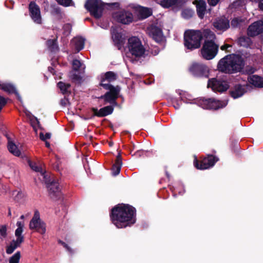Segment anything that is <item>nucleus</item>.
Listing matches in <instances>:
<instances>
[{
  "mask_svg": "<svg viewBox=\"0 0 263 263\" xmlns=\"http://www.w3.org/2000/svg\"><path fill=\"white\" fill-rule=\"evenodd\" d=\"M136 209L124 203L115 205L110 213L112 223L118 229L125 228L134 224L136 221Z\"/></svg>",
  "mask_w": 263,
  "mask_h": 263,
  "instance_id": "1",
  "label": "nucleus"
},
{
  "mask_svg": "<svg viewBox=\"0 0 263 263\" xmlns=\"http://www.w3.org/2000/svg\"><path fill=\"white\" fill-rule=\"evenodd\" d=\"M245 64V61L241 55L230 54L221 59L217 64V67L220 72L233 74L241 71Z\"/></svg>",
  "mask_w": 263,
  "mask_h": 263,
  "instance_id": "2",
  "label": "nucleus"
},
{
  "mask_svg": "<svg viewBox=\"0 0 263 263\" xmlns=\"http://www.w3.org/2000/svg\"><path fill=\"white\" fill-rule=\"evenodd\" d=\"M183 39L184 47L193 51L200 47L203 34L199 30H187L184 33Z\"/></svg>",
  "mask_w": 263,
  "mask_h": 263,
  "instance_id": "3",
  "label": "nucleus"
},
{
  "mask_svg": "<svg viewBox=\"0 0 263 263\" xmlns=\"http://www.w3.org/2000/svg\"><path fill=\"white\" fill-rule=\"evenodd\" d=\"M43 181L48 189L49 195L53 200H59L62 197V193L59 187V183L55 180L53 176H48L44 173Z\"/></svg>",
  "mask_w": 263,
  "mask_h": 263,
  "instance_id": "4",
  "label": "nucleus"
},
{
  "mask_svg": "<svg viewBox=\"0 0 263 263\" xmlns=\"http://www.w3.org/2000/svg\"><path fill=\"white\" fill-rule=\"evenodd\" d=\"M127 48L129 53L136 58L143 57L145 51L141 41L136 36H132L128 39Z\"/></svg>",
  "mask_w": 263,
  "mask_h": 263,
  "instance_id": "5",
  "label": "nucleus"
},
{
  "mask_svg": "<svg viewBox=\"0 0 263 263\" xmlns=\"http://www.w3.org/2000/svg\"><path fill=\"white\" fill-rule=\"evenodd\" d=\"M219 49V45L214 41L205 40L200 50L202 58L206 60L214 59L217 55Z\"/></svg>",
  "mask_w": 263,
  "mask_h": 263,
  "instance_id": "6",
  "label": "nucleus"
},
{
  "mask_svg": "<svg viewBox=\"0 0 263 263\" xmlns=\"http://www.w3.org/2000/svg\"><path fill=\"white\" fill-rule=\"evenodd\" d=\"M219 161V158L214 155L208 154L206 157H200L198 160L196 157L194 160V166L198 170H206L213 167Z\"/></svg>",
  "mask_w": 263,
  "mask_h": 263,
  "instance_id": "7",
  "label": "nucleus"
},
{
  "mask_svg": "<svg viewBox=\"0 0 263 263\" xmlns=\"http://www.w3.org/2000/svg\"><path fill=\"white\" fill-rule=\"evenodd\" d=\"M197 104L203 109L217 110L224 107L227 103L214 98H201L197 100Z\"/></svg>",
  "mask_w": 263,
  "mask_h": 263,
  "instance_id": "8",
  "label": "nucleus"
},
{
  "mask_svg": "<svg viewBox=\"0 0 263 263\" xmlns=\"http://www.w3.org/2000/svg\"><path fill=\"white\" fill-rule=\"evenodd\" d=\"M190 73L196 78H208L210 69L208 66L201 63L194 62L189 68Z\"/></svg>",
  "mask_w": 263,
  "mask_h": 263,
  "instance_id": "9",
  "label": "nucleus"
},
{
  "mask_svg": "<svg viewBox=\"0 0 263 263\" xmlns=\"http://www.w3.org/2000/svg\"><path fill=\"white\" fill-rule=\"evenodd\" d=\"M85 7L95 18H100L102 15L104 5L99 0H87Z\"/></svg>",
  "mask_w": 263,
  "mask_h": 263,
  "instance_id": "10",
  "label": "nucleus"
},
{
  "mask_svg": "<svg viewBox=\"0 0 263 263\" xmlns=\"http://www.w3.org/2000/svg\"><path fill=\"white\" fill-rule=\"evenodd\" d=\"M29 226L30 230H35L41 234H44L46 233V223L41 219L40 213L38 211L34 212Z\"/></svg>",
  "mask_w": 263,
  "mask_h": 263,
  "instance_id": "11",
  "label": "nucleus"
},
{
  "mask_svg": "<svg viewBox=\"0 0 263 263\" xmlns=\"http://www.w3.org/2000/svg\"><path fill=\"white\" fill-rule=\"evenodd\" d=\"M208 87H210L215 92H222L229 88V83L221 79L214 78L210 79L208 82Z\"/></svg>",
  "mask_w": 263,
  "mask_h": 263,
  "instance_id": "12",
  "label": "nucleus"
},
{
  "mask_svg": "<svg viewBox=\"0 0 263 263\" xmlns=\"http://www.w3.org/2000/svg\"><path fill=\"white\" fill-rule=\"evenodd\" d=\"M29 15L33 21L38 24H42L40 8L34 2H31L28 6Z\"/></svg>",
  "mask_w": 263,
  "mask_h": 263,
  "instance_id": "13",
  "label": "nucleus"
},
{
  "mask_svg": "<svg viewBox=\"0 0 263 263\" xmlns=\"http://www.w3.org/2000/svg\"><path fill=\"white\" fill-rule=\"evenodd\" d=\"M113 17L118 22L123 24H128L133 20V14L129 11H119L114 13Z\"/></svg>",
  "mask_w": 263,
  "mask_h": 263,
  "instance_id": "14",
  "label": "nucleus"
},
{
  "mask_svg": "<svg viewBox=\"0 0 263 263\" xmlns=\"http://www.w3.org/2000/svg\"><path fill=\"white\" fill-rule=\"evenodd\" d=\"M213 25L216 30L224 32L230 28V21L226 16H222L217 18Z\"/></svg>",
  "mask_w": 263,
  "mask_h": 263,
  "instance_id": "15",
  "label": "nucleus"
},
{
  "mask_svg": "<svg viewBox=\"0 0 263 263\" xmlns=\"http://www.w3.org/2000/svg\"><path fill=\"white\" fill-rule=\"evenodd\" d=\"M114 108L112 105H108L100 108L99 110L97 108L92 107L91 110L93 112V115L90 119L95 116L98 117H104L111 115L114 111Z\"/></svg>",
  "mask_w": 263,
  "mask_h": 263,
  "instance_id": "16",
  "label": "nucleus"
},
{
  "mask_svg": "<svg viewBox=\"0 0 263 263\" xmlns=\"http://www.w3.org/2000/svg\"><path fill=\"white\" fill-rule=\"evenodd\" d=\"M111 33L115 45L119 50H121L125 42V36L121 32H119L116 29H114Z\"/></svg>",
  "mask_w": 263,
  "mask_h": 263,
  "instance_id": "17",
  "label": "nucleus"
},
{
  "mask_svg": "<svg viewBox=\"0 0 263 263\" xmlns=\"http://www.w3.org/2000/svg\"><path fill=\"white\" fill-rule=\"evenodd\" d=\"M262 30V24L258 21L255 22L249 26L247 29V35L250 37H254L261 34Z\"/></svg>",
  "mask_w": 263,
  "mask_h": 263,
  "instance_id": "18",
  "label": "nucleus"
},
{
  "mask_svg": "<svg viewBox=\"0 0 263 263\" xmlns=\"http://www.w3.org/2000/svg\"><path fill=\"white\" fill-rule=\"evenodd\" d=\"M196 4L197 14L200 18H203L204 16L206 10V4L204 0H196L194 2Z\"/></svg>",
  "mask_w": 263,
  "mask_h": 263,
  "instance_id": "19",
  "label": "nucleus"
},
{
  "mask_svg": "<svg viewBox=\"0 0 263 263\" xmlns=\"http://www.w3.org/2000/svg\"><path fill=\"white\" fill-rule=\"evenodd\" d=\"M246 92L245 87L241 84H236L229 91L230 96L234 99L238 98Z\"/></svg>",
  "mask_w": 263,
  "mask_h": 263,
  "instance_id": "20",
  "label": "nucleus"
},
{
  "mask_svg": "<svg viewBox=\"0 0 263 263\" xmlns=\"http://www.w3.org/2000/svg\"><path fill=\"white\" fill-rule=\"evenodd\" d=\"M0 89L9 94L14 93L17 97L18 100L21 99V96L17 91L15 87L11 83H2L0 84Z\"/></svg>",
  "mask_w": 263,
  "mask_h": 263,
  "instance_id": "21",
  "label": "nucleus"
},
{
  "mask_svg": "<svg viewBox=\"0 0 263 263\" xmlns=\"http://www.w3.org/2000/svg\"><path fill=\"white\" fill-rule=\"evenodd\" d=\"M149 35L157 42L162 41L163 32L162 30L157 26H152L149 30Z\"/></svg>",
  "mask_w": 263,
  "mask_h": 263,
  "instance_id": "22",
  "label": "nucleus"
},
{
  "mask_svg": "<svg viewBox=\"0 0 263 263\" xmlns=\"http://www.w3.org/2000/svg\"><path fill=\"white\" fill-rule=\"evenodd\" d=\"M100 86H102L104 89L108 90V92L114 95L115 97H119L121 87L119 85L114 86L109 83H100Z\"/></svg>",
  "mask_w": 263,
  "mask_h": 263,
  "instance_id": "23",
  "label": "nucleus"
},
{
  "mask_svg": "<svg viewBox=\"0 0 263 263\" xmlns=\"http://www.w3.org/2000/svg\"><path fill=\"white\" fill-rule=\"evenodd\" d=\"M138 16L140 20H144L153 14L152 8L140 6L138 10Z\"/></svg>",
  "mask_w": 263,
  "mask_h": 263,
  "instance_id": "24",
  "label": "nucleus"
},
{
  "mask_svg": "<svg viewBox=\"0 0 263 263\" xmlns=\"http://www.w3.org/2000/svg\"><path fill=\"white\" fill-rule=\"evenodd\" d=\"M6 137L8 140L7 147L9 152L15 156H20L21 153L16 145L11 140V138L7 134L6 135Z\"/></svg>",
  "mask_w": 263,
  "mask_h": 263,
  "instance_id": "25",
  "label": "nucleus"
},
{
  "mask_svg": "<svg viewBox=\"0 0 263 263\" xmlns=\"http://www.w3.org/2000/svg\"><path fill=\"white\" fill-rule=\"evenodd\" d=\"M118 98L117 97H115L114 95L110 93L108 91L106 92L104 95H102L100 97H98L99 99H103L104 101V104L110 103L112 105V106L117 105L118 103L117 102V99Z\"/></svg>",
  "mask_w": 263,
  "mask_h": 263,
  "instance_id": "26",
  "label": "nucleus"
},
{
  "mask_svg": "<svg viewBox=\"0 0 263 263\" xmlns=\"http://www.w3.org/2000/svg\"><path fill=\"white\" fill-rule=\"evenodd\" d=\"M122 164V157L121 154L119 153L117 156L115 162L111 167L112 174L113 176H117L120 173Z\"/></svg>",
  "mask_w": 263,
  "mask_h": 263,
  "instance_id": "27",
  "label": "nucleus"
},
{
  "mask_svg": "<svg viewBox=\"0 0 263 263\" xmlns=\"http://www.w3.org/2000/svg\"><path fill=\"white\" fill-rule=\"evenodd\" d=\"M248 82L256 87L263 88V78L257 75L250 76Z\"/></svg>",
  "mask_w": 263,
  "mask_h": 263,
  "instance_id": "28",
  "label": "nucleus"
},
{
  "mask_svg": "<svg viewBox=\"0 0 263 263\" xmlns=\"http://www.w3.org/2000/svg\"><path fill=\"white\" fill-rule=\"evenodd\" d=\"M57 87L60 89L61 93L65 96H69L71 93V85L69 83L60 81L57 83Z\"/></svg>",
  "mask_w": 263,
  "mask_h": 263,
  "instance_id": "29",
  "label": "nucleus"
},
{
  "mask_svg": "<svg viewBox=\"0 0 263 263\" xmlns=\"http://www.w3.org/2000/svg\"><path fill=\"white\" fill-rule=\"evenodd\" d=\"M250 37L248 35L240 36L237 39V43L238 45L245 48H250L252 45L253 42Z\"/></svg>",
  "mask_w": 263,
  "mask_h": 263,
  "instance_id": "30",
  "label": "nucleus"
},
{
  "mask_svg": "<svg viewBox=\"0 0 263 263\" xmlns=\"http://www.w3.org/2000/svg\"><path fill=\"white\" fill-rule=\"evenodd\" d=\"M118 78V76L114 72L109 71H107L104 74L103 76H101L100 83H104L105 81L110 83L115 81Z\"/></svg>",
  "mask_w": 263,
  "mask_h": 263,
  "instance_id": "31",
  "label": "nucleus"
},
{
  "mask_svg": "<svg viewBox=\"0 0 263 263\" xmlns=\"http://www.w3.org/2000/svg\"><path fill=\"white\" fill-rule=\"evenodd\" d=\"M57 38L58 37H57L54 39H49L46 42V44L48 47V49L51 52H55L59 50Z\"/></svg>",
  "mask_w": 263,
  "mask_h": 263,
  "instance_id": "32",
  "label": "nucleus"
},
{
  "mask_svg": "<svg viewBox=\"0 0 263 263\" xmlns=\"http://www.w3.org/2000/svg\"><path fill=\"white\" fill-rule=\"evenodd\" d=\"M73 42H74L76 50L79 52L84 48L85 40L83 37L75 38Z\"/></svg>",
  "mask_w": 263,
  "mask_h": 263,
  "instance_id": "33",
  "label": "nucleus"
},
{
  "mask_svg": "<svg viewBox=\"0 0 263 263\" xmlns=\"http://www.w3.org/2000/svg\"><path fill=\"white\" fill-rule=\"evenodd\" d=\"M16 226L17 228L15 231V236L16 238L24 237V236L22 235L24 227V222L18 221L16 222Z\"/></svg>",
  "mask_w": 263,
  "mask_h": 263,
  "instance_id": "34",
  "label": "nucleus"
},
{
  "mask_svg": "<svg viewBox=\"0 0 263 263\" xmlns=\"http://www.w3.org/2000/svg\"><path fill=\"white\" fill-rule=\"evenodd\" d=\"M178 0H162L160 2V5L165 8H168L173 6L176 5Z\"/></svg>",
  "mask_w": 263,
  "mask_h": 263,
  "instance_id": "35",
  "label": "nucleus"
},
{
  "mask_svg": "<svg viewBox=\"0 0 263 263\" xmlns=\"http://www.w3.org/2000/svg\"><path fill=\"white\" fill-rule=\"evenodd\" d=\"M72 72L70 76V78L72 81L76 84H81L83 82L82 77L79 74L76 72Z\"/></svg>",
  "mask_w": 263,
  "mask_h": 263,
  "instance_id": "36",
  "label": "nucleus"
},
{
  "mask_svg": "<svg viewBox=\"0 0 263 263\" xmlns=\"http://www.w3.org/2000/svg\"><path fill=\"white\" fill-rule=\"evenodd\" d=\"M21 258V253L20 251L16 252L9 258V263H19Z\"/></svg>",
  "mask_w": 263,
  "mask_h": 263,
  "instance_id": "37",
  "label": "nucleus"
},
{
  "mask_svg": "<svg viewBox=\"0 0 263 263\" xmlns=\"http://www.w3.org/2000/svg\"><path fill=\"white\" fill-rule=\"evenodd\" d=\"M182 16L185 19H189L193 16V12L189 9H184L182 12Z\"/></svg>",
  "mask_w": 263,
  "mask_h": 263,
  "instance_id": "38",
  "label": "nucleus"
},
{
  "mask_svg": "<svg viewBox=\"0 0 263 263\" xmlns=\"http://www.w3.org/2000/svg\"><path fill=\"white\" fill-rule=\"evenodd\" d=\"M82 66V63L80 60L74 59L72 61V70L74 71H78Z\"/></svg>",
  "mask_w": 263,
  "mask_h": 263,
  "instance_id": "39",
  "label": "nucleus"
},
{
  "mask_svg": "<svg viewBox=\"0 0 263 263\" xmlns=\"http://www.w3.org/2000/svg\"><path fill=\"white\" fill-rule=\"evenodd\" d=\"M51 13L53 15H56L59 18L61 17V8L58 6H54L51 11Z\"/></svg>",
  "mask_w": 263,
  "mask_h": 263,
  "instance_id": "40",
  "label": "nucleus"
},
{
  "mask_svg": "<svg viewBox=\"0 0 263 263\" xmlns=\"http://www.w3.org/2000/svg\"><path fill=\"white\" fill-rule=\"evenodd\" d=\"M7 228L6 225H3L0 228V235L2 238H6L7 236Z\"/></svg>",
  "mask_w": 263,
  "mask_h": 263,
  "instance_id": "41",
  "label": "nucleus"
},
{
  "mask_svg": "<svg viewBox=\"0 0 263 263\" xmlns=\"http://www.w3.org/2000/svg\"><path fill=\"white\" fill-rule=\"evenodd\" d=\"M58 243L63 246V247L66 249V250L70 254L73 253V250L65 242L59 239L58 240Z\"/></svg>",
  "mask_w": 263,
  "mask_h": 263,
  "instance_id": "42",
  "label": "nucleus"
},
{
  "mask_svg": "<svg viewBox=\"0 0 263 263\" xmlns=\"http://www.w3.org/2000/svg\"><path fill=\"white\" fill-rule=\"evenodd\" d=\"M16 248H17L16 246L14 245L13 242L11 241L10 245L6 248V253L8 254H11L14 252L15 249H16Z\"/></svg>",
  "mask_w": 263,
  "mask_h": 263,
  "instance_id": "43",
  "label": "nucleus"
},
{
  "mask_svg": "<svg viewBox=\"0 0 263 263\" xmlns=\"http://www.w3.org/2000/svg\"><path fill=\"white\" fill-rule=\"evenodd\" d=\"M241 22H242L241 20L238 17H235L231 21V24L232 27L236 28L240 25Z\"/></svg>",
  "mask_w": 263,
  "mask_h": 263,
  "instance_id": "44",
  "label": "nucleus"
},
{
  "mask_svg": "<svg viewBox=\"0 0 263 263\" xmlns=\"http://www.w3.org/2000/svg\"><path fill=\"white\" fill-rule=\"evenodd\" d=\"M28 164L31 169L35 172H40L41 170V168L37 166L35 163L32 162L30 160L28 161Z\"/></svg>",
  "mask_w": 263,
  "mask_h": 263,
  "instance_id": "45",
  "label": "nucleus"
},
{
  "mask_svg": "<svg viewBox=\"0 0 263 263\" xmlns=\"http://www.w3.org/2000/svg\"><path fill=\"white\" fill-rule=\"evenodd\" d=\"M63 30L65 33H66L67 34H68L70 33L71 29H72V26L69 23L65 24L63 26Z\"/></svg>",
  "mask_w": 263,
  "mask_h": 263,
  "instance_id": "46",
  "label": "nucleus"
},
{
  "mask_svg": "<svg viewBox=\"0 0 263 263\" xmlns=\"http://www.w3.org/2000/svg\"><path fill=\"white\" fill-rule=\"evenodd\" d=\"M12 241L13 242L14 245L16 246V248H18L24 241V237L16 238V240H13Z\"/></svg>",
  "mask_w": 263,
  "mask_h": 263,
  "instance_id": "47",
  "label": "nucleus"
},
{
  "mask_svg": "<svg viewBox=\"0 0 263 263\" xmlns=\"http://www.w3.org/2000/svg\"><path fill=\"white\" fill-rule=\"evenodd\" d=\"M59 4L65 7L70 6L72 0H56Z\"/></svg>",
  "mask_w": 263,
  "mask_h": 263,
  "instance_id": "48",
  "label": "nucleus"
},
{
  "mask_svg": "<svg viewBox=\"0 0 263 263\" xmlns=\"http://www.w3.org/2000/svg\"><path fill=\"white\" fill-rule=\"evenodd\" d=\"M51 137V134L49 133H47L44 135L43 133H40V138L41 140L43 141H45L47 139H50Z\"/></svg>",
  "mask_w": 263,
  "mask_h": 263,
  "instance_id": "49",
  "label": "nucleus"
},
{
  "mask_svg": "<svg viewBox=\"0 0 263 263\" xmlns=\"http://www.w3.org/2000/svg\"><path fill=\"white\" fill-rule=\"evenodd\" d=\"M145 152L142 149L138 150L134 153V154H132V156H135L136 158H139L142 156Z\"/></svg>",
  "mask_w": 263,
  "mask_h": 263,
  "instance_id": "50",
  "label": "nucleus"
},
{
  "mask_svg": "<svg viewBox=\"0 0 263 263\" xmlns=\"http://www.w3.org/2000/svg\"><path fill=\"white\" fill-rule=\"evenodd\" d=\"M232 45L228 44H224L220 47V49L222 50H226L228 52H231V50L229 49V48H231Z\"/></svg>",
  "mask_w": 263,
  "mask_h": 263,
  "instance_id": "51",
  "label": "nucleus"
},
{
  "mask_svg": "<svg viewBox=\"0 0 263 263\" xmlns=\"http://www.w3.org/2000/svg\"><path fill=\"white\" fill-rule=\"evenodd\" d=\"M220 0H208V3L211 6H215Z\"/></svg>",
  "mask_w": 263,
  "mask_h": 263,
  "instance_id": "52",
  "label": "nucleus"
},
{
  "mask_svg": "<svg viewBox=\"0 0 263 263\" xmlns=\"http://www.w3.org/2000/svg\"><path fill=\"white\" fill-rule=\"evenodd\" d=\"M68 102V99L66 97L64 99H62L60 101V104L63 106H65L67 103Z\"/></svg>",
  "mask_w": 263,
  "mask_h": 263,
  "instance_id": "53",
  "label": "nucleus"
},
{
  "mask_svg": "<svg viewBox=\"0 0 263 263\" xmlns=\"http://www.w3.org/2000/svg\"><path fill=\"white\" fill-rule=\"evenodd\" d=\"M172 103L173 104V106L175 109H178L180 108V104L178 102V100H174L173 101Z\"/></svg>",
  "mask_w": 263,
  "mask_h": 263,
  "instance_id": "54",
  "label": "nucleus"
},
{
  "mask_svg": "<svg viewBox=\"0 0 263 263\" xmlns=\"http://www.w3.org/2000/svg\"><path fill=\"white\" fill-rule=\"evenodd\" d=\"M258 7L260 10L263 11V0H260L259 2Z\"/></svg>",
  "mask_w": 263,
  "mask_h": 263,
  "instance_id": "55",
  "label": "nucleus"
},
{
  "mask_svg": "<svg viewBox=\"0 0 263 263\" xmlns=\"http://www.w3.org/2000/svg\"><path fill=\"white\" fill-rule=\"evenodd\" d=\"M35 120H36V124H37V126H38L39 128H40L41 129H42V130H43V128L42 127H41V125L40 122V121H39V120L37 119V118L35 117Z\"/></svg>",
  "mask_w": 263,
  "mask_h": 263,
  "instance_id": "56",
  "label": "nucleus"
},
{
  "mask_svg": "<svg viewBox=\"0 0 263 263\" xmlns=\"http://www.w3.org/2000/svg\"><path fill=\"white\" fill-rule=\"evenodd\" d=\"M111 5H114L115 7H116L117 8L119 7L120 6L119 3H112Z\"/></svg>",
  "mask_w": 263,
  "mask_h": 263,
  "instance_id": "57",
  "label": "nucleus"
},
{
  "mask_svg": "<svg viewBox=\"0 0 263 263\" xmlns=\"http://www.w3.org/2000/svg\"><path fill=\"white\" fill-rule=\"evenodd\" d=\"M48 70L51 72V73H52L53 71H54V69L51 67H48Z\"/></svg>",
  "mask_w": 263,
  "mask_h": 263,
  "instance_id": "58",
  "label": "nucleus"
},
{
  "mask_svg": "<svg viewBox=\"0 0 263 263\" xmlns=\"http://www.w3.org/2000/svg\"><path fill=\"white\" fill-rule=\"evenodd\" d=\"M45 145L47 147L49 148V147H50V144L49 142L46 141L45 142Z\"/></svg>",
  "mask_w": 263,
  "mask_h": 263,
  "instance_id": "59",
  "label": "nucleus"
},
{
  "mask_svg": "<svg viewBox=\"0 0 263 263\" xmlns=\"http://www.w3.org/2000/svg\"><path fill=\"white\" fill-rule=\"evenodd\" d=\"M260 36H261V40H263V30H262V33L260 35Z\"/></svg>",
  "mask_w": 263,
  "mask_h": 263,
  "instance_id": "60",
  "label": "nucleus"
},
{
  "mask_svg": "<svg viewBox=\"0 0 263 263\" xmlns=\"http://www.w3.org/2000/svg\"><path fill=\"white\" fill-rule=\"evenodd\" d=\"M32 127H33V129H34L35 132H36V131H37V129H36V128L35 127V126L32 125Z\"/></svg>",
  "mask_w": 263,
  "mask_h": 263,
  "instance_id": "61",
  "label": "nucleus"
},
{
  "mask_svg": "<svg viewBox=\"0 0 263 263\" xmlns=\"http://www.w3.org/2000/svg\"><path fill=\"white\" fill-rule=\"evenodd\" d=\"M109 145L110 146H111L113 145L112 142H110Z\"/></svg>",
  "mask_w": 263,
  "mask_h": 263,
  "instance_id": "62",
  "label": "nucleus"
},
{
  "mask_svg": "<svg viewBox=\"0 0 263 263\" xmlns=\"http://www.w3.org/2000/svg\"><path fill=\"white\" fill-rule=\"evenodd\" d=\"M20 218L23 219L24 218V215H22Z\"/></svg>",
  "mask_w": 263,
  "mask_h": 263,
  "instance_id": "63",
  "label": "nucleus"
},
{
  "mask_svg": "<svg viewBox=\"0 0 263 263\" xmlns=\"http://www.w3.org/2000/svg\"><path fill=\"white\" fill-rule=\"evenodd\" d=\"M213 153H216V151H213Z\"/></svg>",
  "mask_w": 263,
  "mask_h": 263,
  "instance_id": "64",
  "label": "nucleus"
}]
</instances>
